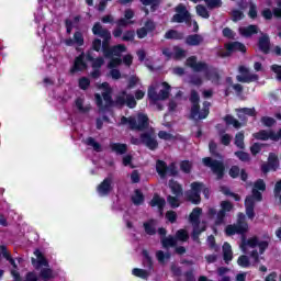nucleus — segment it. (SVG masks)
Here are the masks:
<instances>
[{
    "label": "nucleus",
    "mask_w": 281,
    "mask_h": 281,
    "mask_svg": "<svg viewBox=\"0 0 281 281\" xmlns=\"http://www.w3.org/2000/svg\"><path fill=\"white\" fill-rule=\"evenodd\" d=\"M272 71H274V74H277V79L281 80V66L273 65L272 66Z\"/></svg>",
    "instance_id": "64"
},
{
    "label": "nucleus",
    "mask_w": 281,
    "mask_h": 281,
    "mask_svg": "<svg viewBox=\"0 0 281 281\" xmlns=\"http://www.w3.org/2000/svg\"><path fill=\"white\" fill-rule=\"evenodd\" d=\"M169 188L171 189L172 193L176 194V196L181 194V186H179V183L175 182L173 180L169 182Z\"/></svg>",
    "instance_id": "48"
},
{
    "label": "nucleus",
    "mask_w": 281,
    "mask_h": 281,
    "mask_svg": "<svg viewBox=\"0 0 281 281\" xmlns=\"http://www.w3.org/2000/svg\"><path fill=\"white\" fill-rule=\"evenodd\" d=\"M87 69V63H85V53H81L77 58H75L74 66L71 67V74L76 71H85Z\"/></svg>",
    "instance_id": "23"
},
{
    "label": "nucleus",
    "mask_w": 281,
    "mask_h": 281,
    "mask_svg": "<svg viewBox=\"0 0 281 281\" xmlns=\"http://www.w3.org/2000/svg\"><path fill=\"white\" fill-rule=\"evenodd\" d=\"M203 164L204 166H207V168H211L214 175L217 176V179H221L223 177V172L225 170L223 162L213 160L212 158H204Z\"/></svg>",
    "instance_id": "16"
},
{
    "label": "nucleus",
    "mask_w": 281,
    "mask_h": 281,
    "mask_svg": "<svg viewBox=\"0 0 281 281\" xmlns=\"http://www.w3.org/2000/svg\"><path fill=\"white\" fill-rule=\"evenodd\" d=\"M121 124H128L133 131H144L148 128V116L144 113H138L136 116L121 119Z\"/></svg>",
    "instance_id": "10"
},
{
    "label": "nucleus",
    "mask_w": 281,
    "mask_h": 281,
    "mask_svg": "<svg viewBox=\"0 0 281 281\" xmlns=\"http://www.w3.org/2000/svg\"><path fill=\"white\" fill-rule=\"evenodd\" d=\"M237 265L239 267H243L244 269H247V267H251V262L249 261V257L241 255L238 260H237Z\"/></svg>",
    "instance_id": "45"
},
{
    "label": "nucleus",
    "mask_w": 281,
    "mask_h": 281,
    "mask_svg": "<svg viewBox=\"0 0 281 281\" xmlns=\"http://www.w3.org/2000/svg\"><path fill=\"white\" fill-rule=\"evenodd\" d=\"M124 16L125 18L119 20V22H117L119 27H126V25H130V23H133V21H131V19H133V16H135V13L133 12V10L127 9L125 11Z\"/></svg>",
    "instance_id": "28"
},
{
    "label": "nucleus",
    "mask_w": 281,
    "mask_h": 281,
    "mask_svg": "<svg viewBox=\"0 0 281 281\" xmlns=\"http://www.w3.org/2000/svg\"><path fill=\"white\" fill-rule=\"evenodd\" d=\"M280 162L278 161V156L276 154H270L268 158V164L261 166L262 172H269L270 170H278Z\"/></svg>",
    "instance_id": "20"
},
{
    "label": "nucleus",
    "mask_w": 281,
    "mask_h": 281,
    "mask_svg": "<svg viewBox=\"0 0 281 281\" xmlns=\"http://www.w3.org/2000/svg\"><path fill=\"white\" fill-rule=\"evenodd\" d=\"M202 212L203 211L201 209L195 207L189 217L190 223H192L193 225V234H192L193 240H198L199 234H201V232H205V228H202V229L199 228V217L201 216Z\"/></svg>",
    "instance_id": "12"
},
{
    "label": "nucleus",
    "mask_w": 281,
    "mask_h": 281,
    "mask_svg": "<svg viewBox=\"0 0 281 281\" xmlns=\"http://www.w3.org/2000/svg\"><path fill=\"white\" fill-rule=\"evenodd\" d=\"M261 124H263V126H273V124H276V119L271 116H263L261 117Z\"/></svg>",
    "instance_id": "54"
},
{
    "label": "nucleus",
    "mask_w": 281,
    "mask_h": 281,
    "mask_svg": "<svg viewBox=\"0 0 281 281\" xmlns=\"http://www.w3.org/2000/svg\"><path fill=\"white\" fill-rule=\"evenodd\" d=\"M75 106L78 110L79 113H87V111H89L90 106L89 105H85V99L83 98H78L75 101Z\"/></svg>",
    "instance_id": "35"
},
{
    "label": "nucleus",
    "mask_w": 281,
    "mask_h": 281,
    "mask_svg": "<svg viewBox=\"0 0 281 281\" xmlns=\"http://www.w3.org/2000/svg\"><path fill=\"white\" fill-rule=\"evenodd\" d=\"M165 38H175L176 41H181V38H183V34L175 30H170L166 33Z\"/></svg>",
    "instance_id": "46"
},
{
    "label": "nucleus",
    "mask_w": 281,
    "mask_h": 281,
    "mask_svg": "<svg viewBox=\"0 0 281 281\" xmlns=\"http://www.w3.org/2000/svg\"><path fill=\"white\" fill-rule=\"evenodd\" d=\"M265 190H267V184H265V180H257L252 189V195L247 196L245 201L246 214L248 218H254V206L259 201H262V192H265Z\"/></svg>",
    "instance_id": "3"
},
{
    "label": "nucleus",
    "mask_w": 281,
    "mask_h": 281,
    "mask_svg": "<svg viewBox=\"0 0 281 281\" xmlns=\"http://www.w3.org/2000/svg\"><path fill=\"white\" fill-rule=\"evenodd\" d=\"M170 95V85L161 82L156 86H150L148 90V98L151 102H161V100H168Z\"/></svg>",
    "instance_id": "6"
},
{
    "label": "nucleus",
    "mask_w": 281,
    "mask_h": 281,
    "mask_svg": "<svg viewBox=\"0 0 281 281\" xmlns=\"http://www.w3.org/2000/svg\"><path fill=\"white\" fill-rule=\"evenodd\" d=\"M91 85V81L87 77H82L79 79V87L80 89H87Z\"/></svg>",
    "instance_id": "61"
},
{
    "label": "nucleus",
    "mask_w": 281,
    "mask_h": 281,
    "mask_svg": "<svg viewBox=\"0 0 281 281\" xmlns=\"http://www.w3.org/2000/svg\"><path fill=\"white\" fill-rule=\"evenodd\" d=\"M190 101L192 103L191 117L192 120H205L210 115V102L203 103V109L199 111V93L196 91L191 92Z\"/></svg>",
    "instance_id": "7"
},
{
    "label": "nucleus",
    "mask_w": 281,
    "mask_h": 281,
    "mask_svg": "<svg viewBox=\"0 0 281 281\" xmlns=\"http://www.w3.org/2000/svg\"><path fill=\"white\" fill-rule=\"evenodd\" d=\"M239 34L245 38H249V36H254V34H258V26L256 25L240 26Z\"/></svg>",
    "instance_id": "27"
},
{
    "label": "nucleus",
    "mask_w": 281,
    "mask_h": 281,
    "mask_svg": "<svg viewBox=\"0 0 281 281\" xmlns=\"http://www.w3.org/2000/svg\"><path fill=\"white\" fill-rule=\"evenodd\" d=\"M209 8H221L222 1L221 0H204Z\"/></svg>",
    "instance_id": "58"
},
{
    "label": "nucleus",
    "mask_w": 281,
    "mask_h": 281,
    "mask_svg": "<svg viewBox=\"0 0 281 281\" xmlns=\"http://www.w3.org/2000/svg\"><path fill=\"white\" fill-rule=\"evenodd\" d=\"M161 244L166 249H168V247H175V245H177V238L170 236L162 238Z\"/></svg>",
    "instance_id": "42"
},
{
    "label": "nucleus",
    "mask_w": 281,
    "mask_h": 281,
    "mask_svg": "<svg viewBox=\"0 0 281 281\" xmlns=\"http://www.w3.org/2000/svg\"><path fill=\"white\" fill-rule=\"evenodd\" d=\"M132 273L136 278H142V280H146L148 278V276H150V271L144 270V269H139V268L133 269Z\"/></svg>",
    "instance_id": "38"
},
{
    "label": "nucleus",
    "mask_w": 281,
    "mask_h": 281,
    "mask_svg": "<svg viewBox=\"0 0 281 281\" xmlns=\"http://www.w3.org/2000/svg\"><path fill=\"white\" fill-rule=\"evenodd\" d=\"M225 52H220L218 54L221 58H227V56H231L233 52H241V54H245V52H247V47L240 42L228 43L225 45Z\"/></svg>",
    "instance_id": "13"
},
{
    "label": "nucleus",
    "mask_w": 281,
    "mask_h": 281,
    "mask_svg": "<svg viewBox=\"0 0 281 281\" xmlns=\"http://www.w3.org/2000/svg\"><path fill=\"white\" fill-rule=\"evenodd\" d=\"M34 256L36 257V259L34 258L32 259V265L33 267H35V269H41L42 267H46L41 270V273H40L41 280H44V281L52 280V278H54V272L52 271V269L48 268L49 265L47 262V259H45V256H43V252H41V250H35Z\"/></svg>",
    "instance_id": "5"
},
{
    "label": "nucleus",
    "mask_w": 281,
    "mask_h": 281,
    "mask_svg": "<svg viewBox=\"0 0 281 281\" xmlns=\"http://www.w3.org/2000/svg\"><path fill=\"white\" fill-rule=\"evenodd\" d=\"M153 30H155V23L153 21H148L145 24V27L137 30V37L145 38V36L148 34V32H153Z\"/></svg>",
    "instance_id": "29"
},
{
    "label": "nucleus",
    "mask_w": 281,
    "mask_h": 281,
    "mask_svg": "<svg viewBox=\"0 0 281 281\" xmlns=\"http://www.w3.org/2000/svg\"><path fill=\"white\" fill-rule=\"evenodd\" d=\"M255 139H261L262 142H267V139H271L272 142H279L281 139V130L279 132L273 131H260L258 133L252 134Z\"/></svg>",
    "instance_id": "14"
},
{
    "label": "nucleus",
    "mask_w": 281,
    "mask_h": 281,
    "mask_svg": "<svg viewBox=\"0 0 281 281\" xmlns=\"http://www.w3.org/2000/svg\"><path fill=\"white\" fill-rule=\"evenodd\" d=\"M201 192H203L205 199H210V189L205 188L204 183L193 182L191 183V190L187 192V199L195 205L201 203Z\"/></svg>",
    "instance_id": "9"
},
{
    "label": "nucleus",
    "mask_w": 281,
    "mask_h": 281,
    "mask_svg": "<svg viewBox=\"0 0 281 281\" xmlns=\"http://www.w3.org/2000/svg\"><path fill=\"white\" fill-rule=\"evenodd\" d=\"M132 201L134 205H140V203H144V194H142V191L136 190L132 196Z\"/></svg>",
    "instance_id": "43"
},
{
    "label": "nucleus",
    "mask_w": 281,
    "mask_h": 281,
    "mask_svg": "<svg viewBox=\"0 0 281 281\" xmlns=\"http://www.w3.org/2000/svg\"><path fill=\"white\" fill-rule=\"evenodd\" d=\"M249 229V225L245 222V214L239 213L236 225L226 226V236H234V234L241 235V243L239 245L243 254H248L254 262H260V256L267 251L269 247V237L260 239L258 237H250L248 239L243 236Z\"/></svg>",
    "instance_id": "1"
},
{
    "label": "nucleus",
    "mask_w": 281,
    "mask_h": 281,
    "mask_svg": "<svg viewBox=\"0 0 281 281\" xmlns=\"http://www.w3.org/2000/svg\"><path fill=\"white\" fill-rule=\"evenodd\" d=\"M187 45L196 46L203 43V37L201 35H190L186 40Z\"/></svg>",
    "instance_id": "34"
},
{
    "label": "nucleus",
    "mask_w": 281,
    "mask_h": 281,
    "mask_svg": "<svg viewBox=\"0 0 281 281\" xmlns=\"http://www.w3.org/2000/svg\"><path fill=\"white\" fill-rule=\"evenodd\" d=\"M182 172H190L192 170V162L184 160L180 164Z\"/></svg>",
    "instance_id": "56"
},
{
    "label": "nucleus",
    "mask_w": 281,
    "mask_h": 281,
    "mask_svg": "<svg viewBox=\"0 0 281 281\" xmlns=\"http://www.w3.org/2000/svg\"><path fill=\"white\" fill-rule=\"evenodd\" d=\"M156 258L160 262H166V260L170 259V254H164V251L159 250L156 252Z\"/></svg>",
    "instance_id": "53"
},
{
    "label": "nucleus",
    "mask_w": 281,
    "mask_h": 281,
    "mask_svg": "<svg viewBox=\"0 0 281 281\" xmlns=\"http://www.w3.org/2000/svg\"><path fill=\"white\" fill-rule=\"evenodd\" d=\"M237 115L239 117V120H247V115L249 116H254L256 115V110L252 108V109H249V108H243V109H239L237 110Z\"/></svg>",
    "instance_id": "30"
},
{
    "label": "nucleus",
    "mask_w": 281,
    "mask_h": 281,
    "mask_svg": "<svg viewBox=\"0 0 281 281\" xmlns=\"http://www.w3.org/2000/svg\"><path fill=\"white\" fill-rule=\"evenodd\" d=\"M227 273H229V269L222 267L217 269V276H220V281H232L229 277H227Z\"/></svg>",
    "instance_id": "41"
},
{
    "label": "nucleus",
    "mask_w": 281,
    "mask_h": 281,
    "mask_svg": "<svg viewBox=\"0 0 281 281\" xmlns=\"http://www.w3.org/2000/svg\"><path fill=\"white\" fill-rule=\"evenodd\" d=\"M277 5L278 8L273 9V14L274 16L280 19L281 18V0H277Z\"/></svg>",
    "instance_id": "63"
},
{
    "label": "nucleus",
    "mask_w": 281,
    "mask_h": 281,
    "mask_svg": "<svg viewBox=\"0 0 281 281\" xmlns=\"http://www.w3.org/2000/svg\"><path fill=\"white\" fill-rule=\"evenodd\" d=\"M245 14L243 13V11L240 10H233L232 11V19L233 21H241V19H244Z\"/></svg>",
    "instance_id": "52"
},
{
    "label": "nucleus",
    "mask_w": 281,
    "mask_h": 281,
    "mask_svg": "<svg viewBox=\"0 0 281 281\" xmlns=\"http://www.w3.org/2000/svg\"><path fill=\"white\" fill-rule=\"evenodd\" d=\"M156 170H157L159 177H166V172H168V166H166V162H164L161 160H157Z\"/></svg>",
    "instance_id": "37"
},
{
    "label": "nucleus",
    "mask_w": 281,
    "mask_h": 281,
    "mask_svg": "<svg viewBox=\"0 0 281 281\" xmlns=\"http://www.w3.org/2000/svg\"><path fill=\"white\" fill-rule=\"evenodd\" d=\"M164 56L167 58H176V60H181V58H186V50L179 46H173L172 48H164Z\"/></svg>",
    "instance_id": "18"
},
{
    "label": "nucleus",
    "mask_w": 281,
    "mask_h": 281,
    "mask_svg": "<svg viewBox=\"0 0 281 281\" xmlns=\"http://www.w3.org/2000/svg\"><path fill=\"white\" fill-rule=\"evenodd\" d=\"M78 21H79L78 16L69 18L68 20H66L67 34H71V30H74V26L76 25V23H78Z\"/></svg>",
    "instance_id": "44"
},
{
    "label": "nucleus",
    "mask_w": 281,
    "mask_h": 281,
    "mask_svg": "<svg viewBox=\"0 0 281 281\" xmlns=\"http://www.w3.org/2000/svg\"><path fill=\"white\" fill-rule=\"evenodd\" d=\"M274 196L279 199V203L281 204V180H279L274 186Z\"/></svg>",
    "instance_id": "55"
},
{
    "label": "nucleus",
    "mask_w": 281,
    "mask_h": 281,
    "mask_svg": "<svg viewBox=\"0 0 281 281\" xmlns=\"http://www.w3.org/2000/svg\"><path fill=\"white\" fill-rule=\"evenodd\" d=\"M249 5V12H248V16L250 19H256V16H258V11L256 10V4H254V2H247V1H240L238 2V7L241 10H246V8Z\"/></svg>",
    "instance_id": "25"
},
{
    "label": "nucleus",
    "mask_w": 281,
    "mask_h": 281,
    "mask_svg": "<svg viewBox=\"0 0 281 281\" xmlns=\"http://www.w3.org/2000/svg\"><path fill=\"white\" fill-rule=\"evenodd\" d=\"M86 60H88L89 63H92V69H100V67H102V65H104L103 57L93 58V50L87 52Z\"/></svg>",
    "instance_id": "24"
},
{
    "label": "nucleus",
    "mask_w": 281,
    "mask_h": 281,
    "mask_svg": "<svg viewBox=\"0 0 281 281\" xmlns=\"http://www.w3.org/2000/svg\"><path fill=\"white\" fill-rule=\"evenodd\" d=\"M187 67H190L193 71H203L206 80H211L212 82H216L218 80V72L213 68L207 67V64L196 61L194 56L187 59Z\"/></svg>",
    "instance_id": "4"
},
{
    "label": "nucleus",
    "mask_w": 281,
    "mask_h": 281,
    "mask_svg": "<svg viewBox=\"0 0 281 281\" xmlns=\"http://www.w3.org/2000/svg\"><path fill=\"white\" fill-rule=\"evenodd\" d=\"M222 34L225 38H235V36H236V33H234V31H232V29H229V27H225L222 31Z\"/></svg>",
    "instance_id": "59"
},
{
    "label": "nucleus",
    "mask_w": 281,
    "mask_h": 281,
    "mask_svg": "<svg viewBox=\"0 0 281 281\" xmlns=\"http://www.w3.org/2000/svg\"><path fill=\"white\" fill-rule=\"evenodd\" d=\"M0 251L2 254V256L9 260L10 265H12L14 267V269H16V262L14 261V259H12V257L10 256V252H8V249L5 248V246H0Z\"/></svg>",
    "instance_id": "40"
},
{
    "label": "nucleus",
    "mask_w": 281,
    "mask_h": 281,
    "mask_svg": "<svg viewBox=\"0 0 281 281\" xmlns=\"http://www.w3.org/2000/svg\"><path fill=\"white\" fill-rule=\"evenodd\" d=\"M222 210L216 214L215 225H223V218H225V212L232 211V203L224 201L221 203Z\"/></svg>",
    "instance_id": "21"
},
{
    "label": "nucleus",
    "mask_w": 281,
    "mask_h": 281,
    "mask_svg": "<svg viewBox=\"0 0 281 281\" xmlns=\"http://www.w3.org/2000/svg\"><path fill=\"white\" fill-rule=\"evenodd\" d=\"M131 143L135 146L145 144V146H147V148L150 150H155V148L158 146L154 130H150L149 133L142 134L140 138L132 137Z\"/></svg>",
    "instance_id": "11"
},
{
    "label": "nucleus",
    "mask_w": 281,
    "mask_h": 281,
    "mask_svg": "<svg viewBox=\"0 0 281 281\" xmlns=\"http://www.w3.org/2000/svg\"><path fill=\"white\" fill-rule=\"evenodd\" d=\"M155 225H156V222L153 221V220L147 222V223H145L144 227H145L146 234H149V235L155 234Z\"/></svg>",
    "instance_id": "49"
},
{
    "label": "nucleus",
    "mask_w": 281,
    "mask_h": 281,
    "mask_svg": "<svg viewBox=\"0 0 281 281\" xmlns=\"http://www.w3.org/2000/svg\"><path fill=\"white\" fill-rule=\"evenodd\" d=\"M259 49L263 52V54H269V36L262 35L259 38Z\"/></svg>",
    "instance_id": "33"
},
{
    "label": "nucleus",
    "mask_w": 281,
    "mask_h": 281,
    "mask_svg": "<svg viewBox=\"0 0 281 281\" xmlns=\"http://www.w3.org/2000/svg\"><path fill=\"white\" fill-rule=\"evenodd\" d=\"M176 12L177 14L172 18L173 23H188V21H190V13L186 9V5L179 4L176 8Z\"/></svg>",
    "instance_id": "17"
},
{
    "label": "nucleus",
    "mask_w": 281,
    "mask_h": 281,
    "mask_svg": "<svg viewBox=\"0 0 281 281\" xmlns=\"http://www.w3.org/2000/svg\"><path fill=\"white\" fill-rule=\"evenodd\" d=\"M111 148L113 153H116V155H124V153H126L127 150L126 144H120V143H113L111 145Z\"/></svg>",
    "instance_id": "36"
},
{
    "label": "nucleus",
    "mask_w": 281,
    "mask_h": 281,
    "mask_svg": "<svg viewBox=\"0 0 281 281\" xmlns=\"http://www.w3.org/2000/svg\"><path fill=\"white\" fill-rule=\"evenodd\" d=\"M92 33L95 36H100L103 38L102 43V52L104 58H109L110 61L108 64V69H112L110 71V76L114 80H120L121 74L120 70L115 69V67H120L122 65V54L126 52V46L119 44L113 47H109V42L111 41V32L102 29V25L100 23H95L92 27Z\"/></svg>",
    "instance_id": "2"
},
{
    "label": "nucleus",
    "mask_w": 281,
    "mask_h": 281,
    "mask_svg": "<svg viewBox=\"0 0 281 281\" xmlns=\"http://www.w3.org/2000/svg\"><path fill=\"white\" fill-rule=\"evenodd\" d=\"M65 45H67L68 47H74V45H77L78 47H82L85 45V37L80 33V31H77L74 34L72 40L71 38L65 40Z\"/></svg>",
    "instance_id": "22"
},
{
    "label": "nucleus",
    "mask_w": 281,
    "mask_h": 281,
    "mask_svg": "<svg viewBox=\"0 0 281 281\" xmlns=\"http://www.w3.org/2000/svg\"><path fill=\"white\" fill-rule=\"evenodd\" d=\"M98 89L100 91H102L103 100H102V97L99 93H97L94 95L95 102H97V106L101 111H104V109H109V106H113V100H111L112 90H111V87L109 86V83L108 82H103V83L98 86Z\"/></svg>",
    "instance_id": "8"
},
{
    "label": "nucleus",
    "mask_w": 281,
    "mask_h": 281,
    "mask_svg": "<svg viewBox=\"0 0 281 281\" xmlns=\"http://www.w3.org/2000/svg\"><path fill=\"white\" fill-rule=\"evenodd\" d=\"M235 156L238 157L240 161H249V154L245 151H236Z\"/></svg>",
    "instance_id": "60"
},
{
    "label": "nucleus",
    "mask_w": 281,
    "mask_h": 281,
    "mask_svg": "<svg viewBox=\"0 0 281 281\" xmlns=\"http://www.w3.org/2000/svg\"><path fill=\"white\" fill-rule=\"evenodd\" d=\"M225 122L226 124L234 126V128H240V123L238 122V120L234 119V116H226Z\"/></svg>",
    "instance_id": "51"
},
{
    "label": "nucleus",
    "mask_w": 281,
    "mask_h": 281,
    "mask_svg": "<svg viewBox=\"0 0 281 281\" xmlns=\"http://www.w3.org/2000/svg\"><path fill=\"white\" fill-rule=\"evenodd\" d=\"M262 150V145L255 143L251 147H250V153L251 155H258V153H260Z\"/></svg>",
    "instance_id": "62"
},
{
    "label": "nucleus",
    "mask_w": 281,
    "mask_h": 281,
    "mask_svg": "<svg viewBox=\"0 0 281 281\" xmlns=\"http://www.w3.org/2000/svg\"><path fill=\"white\" fill-rule=\"evenodd\" d=\"M239 74L237 76L238 82H256L258 80V75H254L249 71V68L245 66L239 67Z\"/></svg>",
    "instance_id": "19"
},
{
    "label": "nucleus",
    "mask_w": 281,
    "mask_h": 281,
    "mask_svg": "<svg viewBox=\"0 0 281 281\" xmlns=\"http://www.w3.org/2000/svg\"><path fill=\"white\" fill-rule=\"evenodd\" d=\"M116 106H128L130 109H135L137 106V101L133 94H127L126 92H121L115 101Z\"/></svg>",
    "instance_id": "15"
},
{
    "label": "nucleus",
    "mask_w": 281,
    "mask_h": 281,
    "mask_svg": "<svg viewBox=\"0 0 281 281\" xmlns=\"http://www.w3.org/2000/svg\"><path fill=\"white\" fill-rule=\"evenodd\" d=\"M176 238L178 240H182V241L188 240V232H186L184 229L178 231L176 234Z\"/></svg>",
    "instance_id": "57"
},
{
    "label": "nucleus",
    "mask_w": 281,
    "mask_h": 281,
    "mask_svg": "<svg viewBox=\"0 0 281 281\" xmlns=\"http://www.w3.org/2000/svg\"><path fill=\"white\" fill-rule=\"evenodd\" d=\"M223 254L225 262H232V259L234 258V254L232 252V245L225 243L223 245Z\"/></svg>",
    "instance_id": "32"
},
{
    "label": "nucleus",
    "mask_w": 281,
    "mask_h": 281,
    "mask_svg": "<svg viewBox=\"0 0 281 281\" xmlns=\"http://www.w3.org/2000/svg\"><path fill=\"white\" fill-rule=\"evenodd\" d=\"M235 146H237V148H240L241 150L243 148H245V134H243V132L236 134Z\"/></svg>",
    "instance_id": "39"
},
{
    "label": "nucleus",
    "mask_w": 281,
    "mask_h": 281,
    "mask_svg": "<svg viewBox=\"0 0 281 281\" xmlns=\"http://www.w3.org/2000/svg\"><path fill=\"white\" fill-rule=\"evenodd\" d=\"M111 178H106L103 180V182L98 187V193L100 194V196H106V194L111 192Z\"/></svg>",
    "instance_id": "26"
},
{
    "label": "nucleus",
    "mask_w": 281,
    "mask_h": 281,
    "mask_svg": "<svg viewBox=\"0 0 281 281\" xmlns=\"http://www.w3.org/2000/svg\"><path fill=\"white\" fill-rule=\"evenodd\" d=\"M196 14H199V16H202V19H210V13L207 12V9L201 4L196 7Z\"/></svg>",
    "instance_id": "47"
},
{
    "label": "nucleus",
    "mask_w": 281,
    "mask_h": 281,
    "mask_svg": "<svg viewBox=\"0 0 281 281\" xmlns=\"http://www.w3.org/2000/svg\"><path fill=\"white\" fill-rule=\"evenodd\" d=\"M86 144L88 146H92L93 150H95L97 153H100V150H102V146H100L99 143L95 142V139H93L91 137L86 139Z\"/></svg>",
    "instance_id": "50"
},
{
    "label": "nucleus",
    "mask_w": 281,
    "mask_h": 281,
    "mask_svg": "<svg viewBox=\"0 0 281 281\" xmlns=\"http://www.w3.org/2000/svg\"><path fill=\"white\" fill-rule=\"evenodd\" d=\"M151 207H158L160 214L164 211V207L166 205V200L160 198L159 195H155L150 202Z\"/></svg>",
    "instance_id": "31"
}]
</instances>
